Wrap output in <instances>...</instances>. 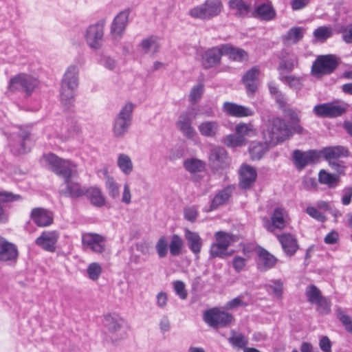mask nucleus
<instances>
[{"label": "nucleus", "instance_id": "obj_14", "mask_svg": "<svg viewBox=\"0 0 352 352\" xmlns=\"http://www.w3.org/2000/svg\"><path fill=\"white\" fill-rule=\"evenodd\" d=\"M106 238L96 233H85L82 236V245L92 252L102 254L105 250Z\"/></svg>", "mask_w": 352, "mask_h": 352}, {"label": "nucleus", "instance_id": "obj_18", "mask_svg": "<svg viewBox=\"0 0 352 352\" xmlns=\"http://www.w3.org/2000/svg\"><path fill=\"white\" fill-rule=\"evenodd\" d=\"M58 239V234L56 231H44L36 239L35 243L44 250L52 252L56 250Z\"/></svg>", "mask_w": 352, "mask_h": 352}, {"label": "nucleus", "instance_id": "obj_22", "mask_svg": "<svg viewBox=\"0 0 352 352\" xmlns=\"http://www.w3.org/2000/svg\"><path fill=\"white\" fill-rule=\"evenodd\" d=\"M253 15L261 20L268 21L276 17V11L272 6V2L269 0H265L263 2L258 3L255 6Z\"/></svg>", "mask_w": 352, "mask_h": 352}, {"label": "nucleus", "instance_id": "obj_55", "mask_svg": "<svg viewBox=\"0 0 352 352\" xmlns=\"http://www.w3.org/2000/svg\"><path fill=\"white\" fill-rule=\"evenodd\" d=\"M296 61L297 58L296 56L294 55H292L287 58H283L281 60L280 63L278 66V70H286L288 72H292L294 67V64Z\"/></svg>", "mask_w": 352, "mask_h": 352}, {"label": "nucleus", "instance_id": "obj_42", "mask_svg": "<svg viewBox=\"0 0 352 352\" xmlns=\"http://www.w3.org/2000/svg\"><path fill=\"white\" fill-rule=\"evenodd\" d=\"M117 164L121 171L126 175L131 174L133 171V166L132 161L129 156L126 154L122 153L119 155Z\"/></svg>", "mask_w": 352, "mask_h": 352}, {"label": "nucleus", "instance_id": "obj_13", "mask_svg": "<svg viewBox=\"0 0 352 352\" xmlns=\"http://www.w3.org/2000/svg\"><path fill=\"white\" fill-rule=\"evenodd\" d=\"M287 211L281 207L274 208L271 215L270 221L265 218L264 226L269 232H274L276 229L283 230L286 226Z\"/></svg>", "mask_w": 352, "mask_h": 352}, {"label": "nucleus", "instance_id": "obj_8", "mask_svg": "<svg viewBox=\"0 0 352 352\" xmlns=\"http://www.w3.org/2000/svg\"><path fill=\"white\" fill-rule=\"evenodd\" d=\"M17 131L13 133L10 146L12 153L21 155L28 153L30 149L27 146V141L30 138V131L22 126L17 127Z\"/></svg>", "mask_w": 352, "mask_h": 352}, {"label": "nucleus", "instance_id": "obj_5", "mask_svg": "<svg viewBox=\"0 0 352 352\" xmlns=\"http://www.w3.org/2000/svg\"><path fill=\"white\" fill-rule=\"evenodd\" d=\"M223 9L221 0H206L201 5L189 11V15L195 19L210 20L220 14Z\"/></svg>", "mask_w": 352, "mask_h": 352}, {"label": "nucleus", "instance_id": "obj_57", "mask_svg": "<svg viewBox=\"0 0 352 352\" xmlns=\"http://www.w3.org/2000/svg\"><path fill=\"white\" fill-rule=\"evenodd\" d=\"M87 272L89 278L96 280L102 272V267L98 263H92L88 266Z\"/></svg>", "mask_w": 352, "mask_h": 352}, {"label": "nucleus", "instance_id": "obj_19", "mask_svg": "<svg viewBox=\"0 0 352 352\" xmlns=\"http://www.w3.org/2000/svg\"><path fill=\"white\" fill-rule=\"evenodd\" d=\"M195 116L196 115H194L193 118H192L189 113H182L179 116L178 120L176 123L177 127L188 139H192L197 135L195 129L192 126V120Z\"/></svg>", "mask_w": 352, "mask_h": 352}, {"label": "nucleus", "instance_id": "obj_17", "mask_svg": "<svg viewBox=\"0 0 352 352\" xmlns=\"http://www.w3.org/2000/svg\"><path fill=\"white\" fill-rule=\"evenodd\" d=\"M224 55L222 45L220 47L207 50L201 56L202 65L205 69L214 67L221 63V56Z\"/></svg>", "mask_w": 352, "mask_h": 352}, {"label": "nucleus", "instance_id": "obj_61", "mask_svg": "<svg viewBox=\"0 0 352 352\" xmlns=\"http://www.w3.org/2000/svg\"><path fill=\"white\" fill-rule=\"evenodd\" d=\"M253 131L252 126L245 123H241L236 126V133L241 137L249 135Z\"/></svg>", "mask_w": 352, "mask_h": 352}, {"label": "nucleus", "instance_id": "obj_51", "mask_svg": "<svg viewBox=\"0 0 352 352\" xmlns=\"http://www.w3.org/2000/svg\"><path fill=\"white\" fill-rule=\"evenodd\" d=\"M224 144L229 147L241 146L245 144V139L238 134H231L226 137Z\"/></svg>", "mask_w": 352, "mask_h": 352}, {"label": "nucleus", "instance_id": "obj_27", "mask_svg": "<svg viewBox=\"0 0 352 352\" xmlns=\"http://www.w3.org/2000/svg\"><path fill=\"white\" fill-rule=\"evenodd\" d=\"M277 258L265 249L261 248L258 251V268L263 272L274 267Z\"/></svg>", "mask_w": 352, "mask_h": 352}, {"label": "nucleus", "instance_id": "obj_41", "mask_svg": "<svg viewBox=\"0 0 352 352\" xmlns=\"http://www.w3.org/2000/svg\"><path fill=\"white\" fill-rule=\"evenodd\" d=\"M268 151V146L266 142H253L251 144L249 152L252 160H259Z\"/></svg>", "mask_w": 352, "mask_h": 352}, {"label": "nucleus", "instance_id": "obj_32", "mask_svg": "<svg viewBox=\"0 0 352 352\" xmlns=\"http://www.w3.org/2000/svg\"><path fill=\"white\" fill-rule=\"evenodd\" d=\"M259 73V68L258 67H253L243 76L242 81L245 85L248 94H254L256 91L257 85L255 80L257 79Z\"/></svg>", "mask_w": 352, "mask_h": 352}, {"label": "nucleus", "instance_id": "obj_9", "mask_svg": "<svg viewBox=\"0 0 352 352\" xmlns=\"http://www.w3.org/2000/svg\"><path fill=\"white\" fill-rule=\"evenodd\" d=\"M338 63L333 55L320 56L314 62L311 73L315 76L329 74L337 67Z\"/></svg>", "mask_w": 352, "mask_h": 352}, {"label": "nucleus", "instance_id": "obj_38", "mask_svg": "<svg viewBox=\"0 0 352 352\" xmlns=\"http://www.w3.org/2000/svg\"><path fill=\"white\" fill-rule=\"evenodd\" d=\"M61 84L67 86H78V69L76 65H70L66 69Z\"/></svg>", "mask_w": 352, "mask_h": 352}, {"label": "nucleus", "instance_id": "obj_49", "mask_svg": "<svg viewBox=\"0 0 352 352\" xmlns=\"http://www.w3.org/2000/svg\"><path fill=\"white\" fill-rule=\"evenodd\" d=\"M308 301L314 304L322 297L319 289L314 285H309L305 291Z\"/></svg>", "mask_w": 352, "mask_h": 352}, {"label": "nucleus", "instance_id": "obj_7", "mask_svg": "<svg viewBox=\"0 0 352 352\" xmlns=\"http://www.w3.org/2000/svg\"><path fill=\"white\" fill-rule=\"evenodd\" d=\"M204 321L212 328L225 327L233 320L231 314L220 311L218 308L206 310L204 314Z\"/></svg>", "mask_w": 352, "mask_h": 352}, {"label": "nucleus", "instance_id": "obj_56", "mask_svg": "<svg viewBox=\"0 0 352 352\" xmlns=\"http://www.w3.org/2000/svg\"><path fill=\"white\" fill-rule=\"evenodd\" d=\"M204 89V86L203 84H198L192 88L189 95V100L192 104H195L201 98Z\"/></svg>", "mask_w": 352, "mask_h": 352}, {"label": "nucleus", "instance_id": "obj_43", "mask_svg": "<svg viewBox=\"0 0 352 352\" xmlns=\"http://www.w3.org/2000/svg\"><path fill=\"white\" fill-rule=\"evenodd\" d=\"M313 35L316 41L323 43L332 36L333 29L325 25L320 26L314 31Z\"/></svg>", "mask_w": 352, "mask_h": 352}, {"label": "nucleus", "instance_id": "obj_28", "mask_svg": "<svg viewBox=\"0 0 352 352\" xmlns=\"http://www.w3.org/2000/svg\"><path fill=\"white\" fill-rule=\"evenodd\" d=\"M20 195L8 191H0V223H4L8 221V214L4 209V204L22 200Z\"/></svg>", "mask_w": 352, "mask_h": 352}, {"label": "nucleus", "instance_id": "obj_12", "mask_svg": "<svg viewBox=\"0 0 352 352\" xmlns=\"http://www.w3.org/2000/svg\"><path fill=\"white\" fill-rule=\"evenodd\" d=\"M292 157L295 166L298 170H302L310 164L318 162L320 160V153L316 150H309L306 152L295 150L293 152Z\"/></svg>", "mask_w": 352, "mask_h": 352}, {"label": "nucleus", "instance_id": "obj_30", "mask_svg": "<svg viewBox=\"0 0 352 352\" xmlns=\"http://www.w3.org/2000/svg\"><path fill=\"white\" fill-rule=\"evenodd\" d=\"M185 238L190 251L198 257L203 245L202 239L199 234L186 229L185 230Z\"/></svg>", "mask_w": 352, "mask_h": 352}, {"label": "nucleus", "instance_id": "obj_1", "mask_svg": "<svg viewBox=\"0 0 352 352\" xmlns=\"http://www.w3.org/2000/svg\"><path fill=\"white\" fill-rule=\"evenodd\" d=\"M50 169L64 179L65 187L60 190L62 196L70 198H78L85 195L86 188L78 182H73L72 177L78 175L76 166L70 161L63 160L53 153L45 156Z\"/></svg>", "mask_w": 352, "mask_h": 352}, {"label": "nucleus", "instance_id": "obj_11", "mask_svg": "<svg viewBox=\"0 0 352 352\" xmlns=\"http://www.w3.org/2000/svg\"><path fill=\"white\" fill-rule=\"evenodd\" d=\"M346 111L345 104L332 102L317 104L314 107V113L320 118H336L342 116Z\"/></svg>", "mask_w": 352, "mask_h": 352}, {"label": "nucleus", "instance_id": "obj_50", "mask_svg": "<svg viewBox=\"0 0 352 352\" xmlns=\"http://www.w3.org/2000/svg\"><path fill=\"white\" fill-rule=\"evenodd\" d=\"M105 184L109 196L113 199L118 198L120 195L119 186L118 184L114 181L113 178L107 176Z\"/></svg>", "mask_w": 352, "mask_h": 352}, {"label": "nucleus", "instance_id": "obj_4", "mask_svg": "<svg viewBox=\"0 0 352 352\" xmlns=\"http://www.w3.org/2000/svg\"><path fill=\"white\" fill-rule=\"evenodd\" d=\"M134 107L133 103L126 102L115 118L113 127L115 137L122 138L128 132L132 122Z\"/></svg>", "mask_w": 352, "mask_h": 352}, {"label": "nucleus", "instance_id": "obj_2", "mask_svg": "<svg viewBox=\"0 0 352 352\" xmlns=\"http://www.w3.org/2000/svg\"><path fill=\"white\" fill-rule=\"evenodd\" d=\"M295 133L293 127L285 120L275 118L271 121L270 127L267 131L268 138H266V140L276 144L290 138Z\"/></svg>", "mask_w": 352, "mask_h": 352}, {"label": "nucleus", "instance_id": "obj_64", "mask_svg": "<svg viewBox=\"0 0 352 352\" xmlns=\"http://www.w3.org/2000/svg\"><path fill=\"white\" fill-rule=\"evenodd\" d=\"M340 32L342 34V38L346 43H352V25L342 28Z\"/></svg>", "mask_w": 352, "mask_h": 352}, {"label": "nucleus", "instance_id": "obj_20", "mask_svg": "<svg viewBox=\"0 0 352 352\" xmlns=\"http://www.w3.org/2000/svg\"><path fill=\"white\" fill-rule=\"evenodd\" d=\"M277 239L280 242L282 249L288 256H294L299 249L297 239L289 233H283L277 235Z\"/></svg>", "mask_w": 352, "mask_h": 352}, {"label": "nucleus", "instance_id": "obj_53", "mask_svg": "<svg viewBox=\"0 0 352 352\" xmlns=\"http://www.w3.org/2000/svg\"><path fill=\"white\" fill-rule=\"evenodd\" d=\"M155 250L159 258H163L168 254V242L165 236H161L156 243Z\"/></svg>", "mask_w": 352, "mask_h": 352}, {"label": "nucleus", "instance_id": "obj_15", "mask_svg": "<svg viewBox=\"0 0 352 352\" xmlns=\"http://www.w3.org/2000/svg\"><path fill=\"white\" fill-rule=\"evenodd\" d=\"M257 177L256 169L248 164H243L239 170V186L241 189L248 190L252 187Z\"/></svg>", "mask_w": 352, "mask_h": 352}, {"label": "nucleus", "instance_id": "obj_47", "mask_svg": "<svg viewBox=\"0 0 352 352\" xmlns=\"http://www.w3.org/2000/svg\"><path fill=\"white\" fill-rule=\"evenodd\" d=\"M209 252L211 258L218 257L224 258L231 255V253H229L228 250L217 243H214L211 245Z\"/></svg>", "mask_w": 352, "mask_h": 352}, {"label": "nucleus", "instance_id": "obj_59", "mask_svg": "<svg viewBox=\"0 0 352 352\" xmlns=\"http://www.w3.org/2000/svg\"><path fill=\"white\" fill-rule=\"evenodd\" d=\"M174 290L177 296L182 299L185 300L187 298L188 293L185 289V284L182 280H175L173 282Z\"/></svg>", "mask_w": 352, "mask_h": 352}, {"label": "nucleus", "instance_id": "obj_16", "mask_svg": "<svg viewBox=\"0 0 352 352\" xmlns=\"http://www.w3.org/2000/svg\"><path fill=\"white\" fill-rule=\"evenodd\" d=\"M129 12H120L113 19L111 25V34L114 39L122 37L128 23Z\"/></svg>", "mask_w": 352, "mask_h": 352}, {"label": "nucleus", "instance_id": "obj_26", "mask_svg": "<svg viewBox=\"0 0 352 352\" xmlns=\"http://www.w3.org/2000/svg\"><path fill=\"white\" fill-rule=\"evenodd\" d=\"M234 190V186L228 185L219 190L212 199L209 210H216L219 206L226 204L232 197Z\"/></svg>", "mask_w": 352, "mask_h": 352}, {"label": "nucleus", "instance_id": "obj_34", "mask_svg": "<svg viewBox=\"0 0 352 352\" xmlns=\"http://www.w3.org/2000/svg\"><path fill=\"white\" fill-rule=\"evenodd\" d=\"M85 191V195L93 206L100 208L105 205V199L100 189L97 187H90L86 188Z\"/></svg>", "mask_w": 352, "mask_h": 352}, {"label": "nucleus", "instance_id": "obj_60", "mask_svg": "<svg viewBox=\"0 0 352 352\" xmlns=\"http://www.w3.org/2000/svg\"><path fill=\"white\" fill-rule=\"evenodd\" d=\"M315 304L318 305L319 311L322 314H327L331 311L330 302L323 296L316 302Z\"/></svg>", "mask_w": 352, "mask_h": 352}, {"label": "nucleus", "instance_id": "obj_3", "mask_svg": "<svg viewBox=\"0 0 352 352\" xmlns=\"http://www.w3.org/2000/svg\"><path fill=\"white\" fill-rule=\"evenodd\" d=\"M38 85L37 78L27 74L21 73L11 78L8 84V91L12 93H21L25 97L31 96Z\"/></svg>", "mask_w": 352, "mask_h": 352}, {"label": "nucleus", "instance_id": "obj_25", "mask_svg": "<svg viewBox=\"0 0 352 352\" xmlns=\"http://www.w3.org/2000/svg\"><path fill=\"white\" fill-rule=\"evenodd\" d=\"M31 219L39 227L51 225L53 222L52 213L43 208H34L30 214Z\"/></svg>", "mask_w": 352, "mask_h": 352}, {"label": "nucleus", "instance_id": "obj_45", "mask_svg": "<svg viewBox=\"0 0 352 352\" xmlns=\"http://www.w3.org/2000/svg\"><path fill=\"white\" fill-rule=\"evenodd\" d=\"M183 244L184 243L182 239L179 235L174 234L171 238V241L168 246L170 254L173 256H177L179 255L182 252Z\"/></svg>", "mask_w": 352, "mask_h": 352}, {"label": "nucleus", "instance_id": "obj_33", "mask_svg": "<svg viewBox=\"0 0 352 352\" xmlns=\"http://www.w3.org/2000/svg\"><path fill=\"white\" fill-rule=\"evenodd\" d=\"M78 87L67 86L61 84L60 89V98L61 104L66 108H69L74 102V91Z\"/></svg>", "mask_w": 352, "mask_h": 352}, {"label": "nucleus", "instance_id": "obj_31", "mask_svg": "<svg viewBox=\"0 0 352 352\" xmlns=\"http://www.w3.org/2000/svg\"><path fill=\"white\" fill-rule=\"evenodd\" d=\"M223 54L234 61L243 62L248 59V53L243 49L234 47L229 44L222 45Z\"/></svg>", "mask_w": 352, "mask_h": 352}, {"label": "nucleus", "instance_id": "obj_40", "mask_svg": "<svg viewBox=\"0 0 352 352\" xmlns=\"http://www.w3.org/2000/svg\"><path fill=\"white\" fill-rule=\"evenodd\" d=\"M228 5L231 10L236 11V16L238 17H244L248 15L251 8L250 5L243 0H230Z\"/></svg>", "mask_w": 352, "mask_h": 352}, {"label": "nucleus", "instance_id": "obj_52", "mask_svg": "<svg viewBox=\"0 0 352 352\" xmlns=\"http://www.w3.org/2000/svg\"><path fill=\"white\" fill-rule=\"evenodd\" d=\"M336 316L342 324L344 325L345 329L352 333V319L350 316L344 314V311L341 308L336 309Z\"/></svg>", "mask_w": 352, "mask_h": 352}, {"label": "nucleus", "instance_id": "obj_58", "mask_svg": "<svg viewBox=\"0 0 352 352\" xmlns=\"http://www.w3.org/2000/svg\"><path fill=\"white\" fill-rule=\"evenodd\" d=\"M104 325L109 331L113 333L118 331L121 327L119 322L111 315H107L104 317Z\"/></svg>", "mask_w": 352, "mask_h": 352}, {"label": "nucleus", "instance_id": "obj_24", "mask_svg": "<svg viewBox=\"0 0 352 352\" xmlns=\"http://www.w3.org/2000/svg\"><path fill=\"white\" fill-rule=\"evenodd\" d=\"M18 256L15 245L0 236V261H14Z\"/></svg>", "mask_w": 352, "mask_h": 352}, {"label": "nucleus", "instance_id": "obj_29", "mask_svg": "<svg viewBox=\"0 0 352 352\" xmlns=\"http://www.w3.org/2000/svg\"><path fill=\"white\" fill-rule=\"evenodd\" d=\"M139 47L143 54L153 56L160 50L159 38L154 35L148 36L141 41Z\"/></svg>", "mask_w": 352, "mask_h": 352}, {"label": "nucleus", "instance_id": "obj_37", "mask_svg": "<svg viewBox=\"0 0 352 352\" xmlns=\"http://www.w3.org/2000/svg\"><path fill=\"white\" fill-rule=\"evenodd\" d=\"M318 182L321 184L327 186L329 188L337 187L340 182V175L331 174L324 170H321L318 173Z\"/></svg>", "mask_w": 352, "mask_h": 352}, {"label": "nucleus", "instance_id": "obj_35", "mask_svg": "<svg viewBox=\"0 0 352 352\" xmlns=\"http://www.w3.org/2000/svg\"><path fill=\"white\" fill-rule=\"evenodd\" d=\"M302 37L303 29L301 27H293L282 36V41L285 45L288 46L297 43Z\"/></svg>", "mask_w": 352, "mask_h": 352}, {"label": "nucleus", "instance_id": "obj_6", "mask_svg": "<svg viewBox=\"0 0 352 352\" xmlns=\"http://www.w3.org/2000/svg\"><path fill=\"white\" fill-rule=\"evenodd\" d=\"M208 164L213 173H219L230 166L228 152L221 146H214L208 153Z\"/></svg>", "mask_w": 352, "mask_h": 352}, {"label": "nucleus", "instance_id": "obj_48", "mask_svg": "<svg viewBox=\"0 0 352 352\" xmlns=\"http://www.w3.org/2000/svg\"><path fill=\"white\" fill-rule=\"evenodd\" d=\"M279 79L296 91L300 90L302 87L300 78L293 76H283L280 74Z\"/></svg>", "mask_w": 352, "mask_h": 352}, {"label": "nucleus", "instance_id": "obj_10", "mask_svg": "<svg viewBox=\"0 0 352 352\" xmlns=\"http://www.w3.org/2000/svg\"><path fill=\"white\" fill-rule=\"evenodd\" d=\"M104 22L99 21L89 25L85 32V38L87 45L92 50H99L102 46Z\"/></svg>", "mask_w": 352, "mask_h": 352}, {"label": "nucleus", "instance_id": "obj_39", "mask_svg": "<svg viewBox=\"0 0 352 352\" xmlns=\"http://www.w3.org/2000/svg\"><path fill=\"white\" fill-rule=\"evenodd\" d=\"M183 166L185 170L190 173H201L206 169V162L195 157L185 160Z\"/></svg>", "mask_w": 352, "mask_h": 352}, {"label": "nucleus", "instance_id": "obj_44", "mask_svg": "<svg viewBox=\"0 0 352 352\" xmlns=\"http://www.w3.org/2000/svg\"><path fill=\"white\" fill-rule=\"evenodd\" d=\"M228 342L233 346L239 349H244L248 343V339L240 333H236L235 331H231V336L228 338Z\"/></svg>", "mask_w": 352, "mask_h": 352}, {"label": "nucleus", "instance_id": "obj_23", "mask_svg": "<svg viewBox=\"0 0 352 352\" xmlns=\"http://www.w3.org/2000/svg\"><path fill=\"white\" fill-rule=\"evenodd\" d=\"M222 109L228 116L232 117L243 118L254 115V111L251 109L230 102H225Z\"/></svg>", "mask_w": 352, "mask_h": 352}, {"label": "nucleus", "instance_id": "obj_46", "mask_svg": "<svg viewBox=\"0 0 352 352\" xmlns=\"http://www.w3.org/2000/svg\"><path fill=\"white\" fill-rule=\"evenodd\" d=\"M285 115L290 118L291 120V126L293 127L294 131L296 133L302 134L303 132V128L299 124V118L297 113L292 109H287L285 110Z\"/></svg>", "mask_w": 352, "mask_h": 352}, {"label": "nucleus", "instance_id": "obj_54", "mask_svg": "<svg viewBox=\"0 0 352 352\" xmlns=\"http://www.w3.org/2000/svg\"><path fill=\"white\" fill-rule=\"evenodd\" d=\"M215 238L218 244L222 245L226 250L230 245L232 236L225 232L219 231L215 233Z\"/></svg>", "mask_w": 352, "mask_h": 352}, {"label": "nucleus", "instance_id": "obj_62", "mask_svg": "<svg viewBox=\"0 0 352 352\" xmlns=\"http://www.w3.org/2000/svg\"><path fill=\"white\" fill-rule=\"evenodd\" d=\"M306 212L314 219L324 222L326 220V217L323 215L317 208L313 206H309L306 209Z\"/></svg>", "mask_w": 352, "mask_h": 352}, {"label": "nucleus", "instance_id": "obj_21", "mask_svg": "<svg viewBox=\"0 0 352 352\" xmlns=\"http://www.w3.org/2000/svg\"><path fill=\"white\" fill-rule=\"evenodd\" d=\"M320 158L323 157L328 162L338 161L339 158L349 155V151L342 146H327L318 151Z\"/></svg>", "mask_w": 352, "mask_h": 352}, {"label": "nucleus", "instance_id": "obj_63", "mask_svg": "<svg viewBox=\"0 0 352 352\" xmlns=\"http://www.w3.org/2000/svg\"><path fill=\"white\" fill-rule=\"evenodd\" d=\"M246 263L247 261L245 258L239 256H236L234 257L232 261V267L235 272H240L246 265Z\"/></svg>", "mask_w": 352, "mask_h": 352}, {"label": "nucleus", "instance_id": "obj_36", "mask_svg": "<svg viewBox=\"0 0 352 352\" xmlns=\"http://www.w3.org/2000/svg\"><path fill=\"white\" fill-rule=\"evenodd\" d=\"M200 134L206 138H214L219 129V124L217 121H204L198 126Z\"/></svg>", "mask_w": 352, "mask_h": 352}]
</instances>
